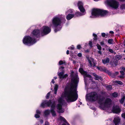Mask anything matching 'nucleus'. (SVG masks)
Masks as SVG:
<instances>
[{"mask_svg":"<svg viewBox=\"0 0 125 125\" xmlns=\"http://www.w3.org/2000/svg\"><path fill=\"white\" fill-rule=\"evenodd\" d=\"M73 73V72H72L71 74L72 83L70 85V87H66L65 88L64 92L62 94L61 97L58 99L57 111L59 113H62L64 111V109L62 108V105L64 101V98L68 102H74L78 98L76 87L78 82V78L76 74L74 75Z\"/></svg>","mask_w":125,"mask_h":125,"instance_id":"1","label":"nucleus"},{"mask_svg":"<svg viewBox=\"0 0 125 125\" xmlns=\"http://www.w3.org/2000/svg\"><path fill=\"white\" fill-rule=\"evenodd\" d=\"M65 21L64 16L62 15H58L54 17L52 19L50 26L53 28H56L59 26L62 23H64Z\"/></svg>","mask_w":125,"mask_h":125,"instance_id":"2","label":"nucleus"},{"mask_svg":"<svg viewBox=\"0 0 125 125\" xmlns=\"http://www.w3.org/2000/svg\"><path fill=\"white\" fill-rule=\"evenodd\" d=\"M98 101L100 107L104 110H106L107 108L112 105V101L109 98H106L104 100L103 98H101L98 100Z\"/></svg>","mask_w":125,"mask_h":125,"instance_id":"3","label":"nucleus"},{"mask_svg":"<svg viewBox=\"0 0 125 125\" xmlns=\"http://www.w3.org/2000/svg\"><path fill=\"white\" fill-rule=\"evenodd\" d=\"M46 105L48 106L51 105V111L48 110H45L44 112L45 115H48L51 112L52 116H55L56 114L54 110L55 106L54 103L52 104L50 100L47 102L46 101H45L43 102L41 104V106L44 107H45Z\"/></svg>","mask_w":125,"mask_h":125,"instance_id":"4","label":"nucleus"},{"mask_svg":"<svg viewBox=\"0 0 125 125\" xmlns=\"http://www.w3.org/2000/svg\"><path fill=\"white\" fill-rule=\"evenodd\" d=\"M108 14V11L105 10L96 9L93 10L92 12V15L91 17L94 18L99 16H105Z\"/></svg>","mask_w":125,"mask_h":125,"instance_id":"5","label":"nucleus"},{"mask_svg":"<svg viewBox=\"0 0 125 125\" xmlns=\"http://www.w3.org/2000/svg\"><path fill=\"white\" fill-rule=\"evenodd\" d=\"M36 42L34 38H32L30 36H25L23 40V43L24 44L29 46L33 45Z\"/></svg>","mask_w":125,"mask_h":125,"instance_id":"6","label":"nucleus"},{"mask_svg":"<svg viewBox=\"0 0 125 125\" xmlns=\"http://www.w3.org/2000/svg\"><path fill=\"white\" fill-rule=\"evenodd\" d=\"M86 100L90 101H95L98 99V97L96 93L92 92L88 94L86 96Z\"/></svg>","mask_w":125,"mask_h":125,"instance_id":"7","label":"nucleus"},{"mask_svg":"<svg viewBox=\"0 0 125 125\" xmlns=\"http://www.w3.org/2000/svg\"><path fill=\"white\" fill-rule=\"evenodd\" d=\"M106 3L108 6L115 9L117 8L119 5L115 0H107Z\"/></svg>","mask_w":125,"mask_h":125,"instance_id":"8","label":"nucleus"},{"mask_svg":"<svg viewBox=\"0 0 125 125\" xmlns=\"http://www.w3.org/2000/svg\"><path fill=\"white\" fill-rule=\"evenodd\" d=\"M50 28L47 26H44L42 28L41 31V33H43L45 34H47L51 31Z\"/></svg>","mask_w":125,"mask_h":125,"instance_id":"9","label":"nucleus"},{"mask_svg":"<svg viewBox=\"0 0 125 125\" xmlns=\"http://www.w3.org/2000/svg\"><path fill=\"white\" fill-rule=\"evenodd\" d=\"M79 72L81 73L84 75V82L85 84H86V77H88L89 78H91V76L89 75H88L86 72L83 71V69L81 68H80L79 69Z\"/></svg>","mask_w":125,"mask_h":125,"instance_id":"10","label":"nucleus"},{"mask_svg":"<svg viewBox=\"0 0 125 125\" xmlns=\"http://www.w3.org/2000/svg\"><path fill=\"white\" fill-rule=\"evenodd\" d=\"M40 32L41 31L39 30H34L32 32L31 35L34 37H37L39 36Z\"/></svg>","mask_w":125,"mask_h":125,"instance_id":"11","label":"nucleus"},{"mask_svg":"<svg viewBox=\"0 0 125 125\" xmlns=\"http://www.w3.org/2000/svg\"><path fill=\"white\" fill-rule=\"evenodd\" d=\"M83 2L81 1H79L77 3V5L80 11L83 12L85 11V9L83 6Z\"/></svg>","mask_w":125,"mask_h":125,"instance_id":"12","label":"nucleus"},{"mask_svg":"<svg viewBox=\"0 0 125 125\" xmlns=\"http://www.w3.org/2000/svg\"><path fill=\"white\" fill-rule=\"evenodd\" d=\"M89 62L90 66L92 67H94L95 66V60L92 58H90L88 59Z\"/></svg>","mask_w":125,"mask_h":125,"instance_id":"13","label":"nucleus"},{"mask_svg":"<svg viewBox=\"0 0 125 125\" xmlns=\"http://www.w3.org/2000/svg\"><path fill=\"white\" fill-rule=\"evenodd\" d=\"M112 111L114 113H119L120 111V109L119 107L118 106L113 107V108Z\"/></svg>","mask_w":125,"mask_h":125,"instance_id":"14","label":"nucleus"},{"mask_svg":"<svg viewBox=\"0 0 125 125\" xmlns=\"http://www.w3.org/2000/svg\"><path fill=\"white\" fill-rule=\"evenodd\" d=\"M120 119L118 117H116L114 118V122L115 125H118L120 121Z\"/></svg>","mask_w":125,"mask_h":125,"instance_id":"15","label":"nucleus"},{"mask_svg":"<svg viewBox=\"0 0 125 125\" xmlns=\"http://www.w3.org/2000/svg\"><path fill=\"white\" fill-rule=\"evenodd\" d=\"M64 73L63 72H62L58 73V75L59 77L60 78H64L66 77L67 76V75L65 74L63 75Z\"/></svg>","mask_w":125,"mask_h":125,"instance_id":"16","label":"nucleus"},{"mask_svg":"<svg viewBox=\"0 0 125 125\" xmlns=\"http://www.w3.org/2000/svg\"><path fill=\"white\" fill-rule=\"evenodd\" d=\"M59 118L60 120L63 121L64 122V123H63L62 125H69L67 122L66 120L63 117L60 116L59 117Z\"/></svg>","mask_w":125,"mask_h":125,"instance_id":"17","label":"nucleus"},{"mask_svg":"<svg viewBox=\"0 0 125 125\" xmlns=\"http://www.w3.org/2000/svg\"><path fill=\"white\" fill-rule=\"evenodd\" d=\"M74 14H68L66 17V18L67 20H70L74 16Z\"/></svg>","mask_w":125,"mask_h":125,"instance_id":"18","label":"nucleus"},{"mask_svg":"<svg viewBox=\"0 0 125 125\" xmlns=\"http://www.w3.org/2000/svg\"><path fill=\"white\" fill-rule=\"evenodd\" d=\"M109 59L108 58H106L105 59L102 60L103 63L104 64H106L109 63Z\"/></svg>","mask_w":125,"mask_h":125,"instance_id":"19","label":"nucleus"},{"mask_svg":"<svg viewBox=\"0 0 125 125\" xmlns=\"http://www.w3.org/2000/svg\"><path fill=\"white\" fill-rule=\"evenodd\" d=\"M81 12H82V13L79 12H78L76 13V14L77 15V16L83 15H84L86 13L85 11H84L83 12L82 11Z\"/></svg>","mask_w":125,"mask_h":125,"instance_id":"20","label":"nucleus"},{"mask_svg":"<svg viewBox=\"0 0 125 125\" xmlns=\"http://www.w3.org/2000/svg\"><path fill=\"white\" fill-rule=\"evenodd\" d=\"M73 12V10L71 9H69L67 10L66 12V14H71Z\"/></svg>","mask_w":125,"mask_h":125,"instance_id":"21","label":"nucleus"},{"mask_svg":"<svg viewBox=\"0 0 125 125\" xmlns=\"http://www.w3.org/2000/svg\"><path fill=\"white\" fill-rule=\"evenodd\" d=\"M58 88V86L57 84H56L55 85V86L54 87V94H56L57 93V89Z\"/></svg>","mask_w":125,"mask_h":125,"instance_id":"22","label":"nucleus"},{"mask_svg":"<svg viewBox=\"0 0 125 125\" xmlns=\"http://www.w3.org/2000/svg\"><path fill=\"white\" fill-rule=\"evenodd\" d=\"M125 99V96H123L120 100V102L121 104H123L124 102Z\"/></svg>","mask_w":125,"mask_h":125,"instance_id":"23","label":"nucleus"},{"mask_svg":"<svg viewBox=\"0 0 125 125\" xmlns=\"http://www.w3.org/2000/svg\"><path fill=\"white\" fill-rule=\"evenodd\" d=\"M108 42L110 44H113L114 43V42L112 39H109L108 40Z\"/></svg>","mask_w":125,"mask_h":125,"instance_id":"24","label":"nucleus"},{"mask_svg":"<svg viewBox=\"0 0 125 125\" xmlns=\"http://www.w3.org/2000/svg\"><path fill=\"white\" fill-rule=\"evenodd\" d=\"M107 89L108 90H110L112 89V87L111 85H107L106 86Z\"/></svg>","mask_w":125,"mask_h":125,"instance_id":"25","label":"nucleus"},{"mask_svg":"<svg viewBox=\"0 0 125 125\" xmlns=\"http://www.w3.org/2000/svg\"><path fill=\"white\" fill-rule=\"evenodd\" d=\"M97 48L99 50H102V47L101 46L98 44H97L96 45Z\"/></svg>","mask_w":125,"mask_h":125,"instance_id":"26","label":"nucleus"},{"mask_svg":"<svg viewBox=\"0 0 125 125\" xmlns=\"http://www.w3.org/2000/svg\"><path fill=\"white\" fill-rule=\"evenodd\" d=\"M112 95L113 97H115L117 96L118 94L117 93L115 92L112 94Z\"/></svg>","mask_w":125,"mask_h":125,"instance_id":"27","label":"nucleus"},{"mask_svg":"<svg viewBox=\"0 0 125 125\" xmlns=\"http://www.w3.org/2000/svg\"><path fill=\"white\" fill-rule=\"evenodd\" d=\"M94 79L96 80H99L101 79L102 78L101 77L97 75L96 77L94 78Z\"/></svg>","mask_w":125,"mask_h":125,"instance_id":"28","label":"nucleus"},{"mask_svg":"<svg viewBox=\"0 0 125 125\" xmlns=\"http://www.w3.org/2000/svg\"><path fill=\"white\" fill-rule=\"evenodd\" d=\"M120 73H121V74H122V75L120 76V78H122L123 77V75H124V71H120Z\"/></svg>","mask_w":125,"mask_h":125,"instance_id":"29","label":"nucleus"},{"mask_svg":"<svg viewBox=\"0 0 125 125\" xmlns=\"http://www.w3.org/2000/svg\"><path fill=\"white\" fill-rule=\"evenodd\" d=\"M93 36L94 37V40H96L97 39V36L96 34L94 33H93Z\"/></svg>","mask_w":125,"mask_h":125,"instance_id":"30","label":"nucleus"},{"mask_svg":"<svg viewBox=\"0 0 125 125\" xmlns=\"http://www.w3.org/2000/svg\"><path fill=\"white\" fill-rule=\"evenodd\" d=\"M115 82L116 83H117L120 85H122V83L120 81H116Z\"/></svg>","mask_w":125,"mask_h":125,"instance_id":"31","label":"nucleus"},{"mask_svg":"<svg viewBox=\"0 0 125 125\" xmlns=\"http://www.w3.org/2000/svg\"><path fill=\"white\" fill-rule=\"evenodd\" d=\"M65 63V62H63L62 61H60L59 62V64L60 65L62 64Z\"/></svg>","mask_w":125,"mask_h":125,"instance_id":"32","label":"nucleus"},{"mask_svg":"<svg viewBox=\"0 0 125 125\" xmlns=\"http://www.w3.org/2000/svg\"><path fill=\"white\" fill-rule=\"evenodd\" d=\"M120 8L122 9H125V4H123L121 6Z\"/></svg>","mask_w":125,"mask_h":125,"instance_id":"33","label":"nucleus"},{"mask_svg":"<svg viewBox=\"0 0 125 125\" xmlns=\"http://www.w3.org/2000/svg\"><path fill=\"white\" fill-rule=\"evenodd\" d=\"M61 28H62V27L61 26H60V27L59 28V29H55L54 30V31L55 32H57V31L60 30L61 29Z\"/></svg>","mask_w":125,"mask_h":125,"instance_id":"34","label":"nucleus"},{"mask_svg":"<svg viewBox=\"0 0 125 125\" xmlns=\"http://www.w3.org/2000/svg\"><path fill=\"white\" fill-rule=\"evenodd\" d=\"M89 44L91 47H93L92 43L91 41H89Z\"/></svg>","mask_w":125,"mask_h":125,"instance_id":"35","label":"nucleus"},{"mask_svg":"<svg viewBox=\"0 0 125 125\" xmlns=\"http://www.w3.org/2000/svg\"><path fill=\"white\" fill-rule=\"evenodd\" d=\"M50 92H49L47 94L46 96V98L47 99H48L49 98V97L50 94Z\"/></svg>","mask_w":125,"mask_h":125,"instance_id":"36","label":"nucleus"},{"mask_svg":"<svg viewBox=\"0 0 125 125\" xmlns=\"http://www.w3.org/2000/svg\"><path fill=\"white\" fill-rule=\"evenodd\" d=\"M35 117L36 118H39L40 117V115H39L38 114H36L35 115Z\"/></svg>","mask_w":125,"mask_h":125,"instance_id":"37","label":"nucleus"},{"mask_svg":"<svg viewBox=\"0 0 125 125\" xmlns=\"http://www.w3.org/2000/svg\"><path fill=\"white\" fill-rule=\"evenodd\" d=\"M54 83H55V82L54 81V79H52V80L51 82V85H52V84L53 83V84H54Z\"/></svg>","mask_w":125,"mask_h":125,"instance_id":"38","label":"nucleus"},{"mask_svg":"<svg viewBox=\"0 0 125 125\" xmlns=\"http://www.w3.org/2000/svg\"><path fill=\"white\" fill-rule=\"evenodd\" d=\"M74 48L73 46H71L70 47H69L68 48V49H71V50H73L74 49Z\"/></svg>","mask_w":125,"mask_h":125,"instance_id":"39","label":"nucleus"},{"mask_svg":"<svg viewBox=\"0 0 125 125\" xmlns=\"http://www.w3.org/2000/svg\"><path fill=\"white\" fill-rule=\"evenodd\" d=\"M100 44L101 45H104V43L103 41L101 42H100Z\"/></svg>","mask_w":125,"mask_h":125,"instance_id":"40","label":"nucleus"},{"mask_svg":"<svg viewBox=\"0 0 125 125\" xmlns=\"http://www.w3.org/2000/svg\"><path fill=\"white\" fill-rule=\"evenodd\" d=\"M101 51V50H99V51H98V53L100 55H101L102 54V52Z\"/></svg>","mask_w":125,"mask_h":125,"instance_id":"41","label":"nucleus"},{"mask_svg":"<svg viewBox=\"0 0 125 125\" xmlns=\"http://www.w3.org/2000/svg\"><path fill=\"white\" fill-rule=\"evenodd\" d=\"M123 71H125V68L124 67H122L120 68Z\"/></svg>","mask_w":125,"mask_h":125,"instance_id":"42","label":"nucleus"},{"mask_svg":"<svg viewBox=\"0 0 125 125\" xmlns=\"http://www.w3.org/2000/svg\"><path fill=\"white\" fill-rule=\"evenodd\" d=\"M102 35L103 37H104L105 36V34L104 33H102Z\"/></svg>","mask_w":125,"mask_h":125,"instance_id":"43","label":"nucleus"},{"mask_svg":"<svg viewBox=\"0 0 125 125\" xmlns=\"http://www.w3.org/2000/svg\"><path fill=\"white\" fill-rule=\"evenodd\" d=\"M81 48V46L80 45H78L77 46V48L78 49H80Z\"/></svg>","mask_w":125,"mask_h":125,"instance_id":"44","label":"nucleus"},{"mask_svg":"<svg viewBox=\"0 0 125 125\" xmlns=\"http://www.w3.org/2000/svg\"><path fill=\"white\" fill-rule=\"evenodd\" d=\"M122 117L125 119V113L123 114H122Z\"/></svg>","mask_w":125,"mask_h":125,"instance_id":"45","label":"nucleus"},{"mask_svg":"<svg viewBox=\"0 0 125 125\" xmlns=\"http://www.w3.org/2000/svg\"><path fill=\"white\" fill-rule=\"evenodd\" d=\"M36 113L37 114H40L41 113L38 110H37L36 111Z\"/></svg>","mask_w":125,"mask_h":125,"instance_id":"46","label":"nucleus"},{"mask_svg":"<svg viewBox=\"0 0 125 125\" xmlns=\"http://www.w3.org/2000/svg\"><path fill=\"white\" fill-rule=\"evenodd\" d=\"M109 51L111 53H113L114 52L113 50L112 49H109Z\"/></svg>","mask_w":125,"mask_h":125,"instance_id":"47","label":"nucleus"},{"mask_svg":"<svg viewBox=\"0 0 125 125\" xmlns=\"http://www.w3.org/2000/svg\"><path fill=\"white\" fill-rule=\"evenodd\" d=\"M82 54L81 53H79L78 54V56L79 57H81V56Z\"/></svg>","mask_w":125,"mask_h":125,"instance_id":"48","label":"nucleus"},{"mask_svg":"<svg viewBox=\"0 0 125 125\" xmlns=\"http://www.w3.org/2000/svg\"><path fill=\"white\" fill-rule=\"evenodd\" d=\"M97 68L100 71H102L101 67H97Z\"/></svg>","mask_w":125,"mask_h":125,"instance_id":"49","label":"nucleus"},{"mask_svg":"<svg viewBox=\"0 0 125 125\" xmlns=\"http://www.w3.org/2000/svg\"><path fill=\"white\" fill-rule=\"evenodd\" d=\"M93 74L95 76V77H96L97 76L95 73H93Z\"/></svg>","mask_w":125,"mask_h":125,"instance_id":"50","label":"nucleus"},{"mask_svg":"<svg viewBox=\"0 0 125 125\" xmlns=\"http://www.w3.org/2000/svg\"><path fill=\"white\" fill-rule=\"evenodd\" d=\"M93 74L95 76V77H96L97 76L95 73H93Z\"/></svg>","mask_w":125,"mask_h":125,"instance_id":"51","label":"nucleus"},{"mask_svg":"<svg viewBox=\"0 0 125 125\" xmlns=\"http://www.w3.org/2000/svg\"><path fill=\"white\" fill-rule=\"evenodd\" d=\"M69 50H68L66 52V53L67 54H69Z\"/></svg>","mask_w":125,"mask_h":125,"instance_id":"52","label":"nucleus"},{"mask_svg":"<svg viewBox=\"0 0 125 125\" xmlns=\"http://www.w3.org/2000/svg\"><path fill=\"white\" fill-rule=\"evenodd\" d=\"M110 33L112 34H113L114 33L113 31H110Z\"/></svg>","mask_w":125,"mask_h":125,"instance_id":"53","label":"nucleus"},{"mask_svg":"<svg viewBox=\"0 0 125 125\" xmlns=\"http://www.w3.org/2000/svg\"><path fill=\"white\" fill-rule=\"evenodd\" d=\"M118 72H116L115 73V75H117L118 74Z\"/></svg>","mask_w":125,"mask_h":125,"instance_id":"54","label":"nucleus"},{"mask_svg":"<svg viewBox=\"0 0 125 125\" xmlns=\"http://www.w3.org/2000/svg\"><path fill=\"white\" fill-rule=\"evenodd\" d=\"M61 68L62 69H63L64 68V67H63L62 66V67H61L60 68H59V69H60Z\"/></svg>","mask_w":125,"mask_h":125,"instance_id":"55","label":"nucleus"},{"mask_svg":"<svg viewBox=\"0 0 125 125\" xmlns=\"http://www.w3.org/2000/svg\"><path fill=\"white\" fill-rule=\"evenodd\" d=\"M73 62L74 64H75L76 63V62L74 61H73Z\"/></svg>","mask_w":125,"mask_h":125,"instance_id":"56","label":"nucleus"},{"mask_svg":"<svg viewBox=\"0 0 125 125\" xmlns=\"http://www.w3.org/2000/svg\"><path fill=\"white\" fill-rule=\"evenodd\" d=\"M119 59H120L121 58V56H118Z\"/></svg>","mask_w":125,"mask_h":125,"instance_id":"57","label":"nucleus"},{"mask_svg":"<svg viewBox=\"0 0 125 125\" xmlns=\"http://www.w3.org/2000/svg\"><path fill=\"white\" fill-rule=\"evenodd\" d=\"M108 74L109 75H110L111 74V73H110V72H109L108 73Z\"/></svg>","mask_w":125,"mask_h":125,"instance_id":"58","label":"nucleus"},{"mask_svg":"<svg viewBox=\"0 0 125 125\" xmlns=\"http://www.w3.org/2000/svg\"><path fill=\"white\" fill-rule=\"evenodd\" d=\"M54 79H57V77H54Z\"/></svg>","mask_w":125,"mask_h":125,"instance_id":"59","label":"nucleus"},{"mask_svg":"<svg viewBox=\"0 0 125 125\" xmlns=\"http://www.w3.org/2000/svg\"><path fill=\"white\" fill-rule=\"evenodd\" d=\"M40 122H41L42 123L43 122V121H42V120H41V121H40Z\"/></svg>","mask_w":125,"mask_h":125,"instance_id":"60","label":"nucleus"},{"mask_svg":"<svg viewBox=\"0 0 125 125\" xmlns=\"http://www.w3.org/2000/svg\"><path fill=\"white\" fill-rule=\"evenodd\" d=\"M86 52H88V50H87H87H86Z\"/></svg>","mask_w":125,"mask_h":125,"instance_id":"61","label":"nucleus"},{"mask_svg":"<svg viewBox=\"0 0 125 125\" xmlns=\"http://www.w3.org/2000/svg\"><path fill=\"white\" fill-rule=\"evenodd\" d=\"M104 48H103V50H104Z\"/></svg>","mask_w":125,"mask_h":125,"instance_id":"62","label":"nucleus"},{"mask_svg":"<svg viewBox=\"0 0 125 125\" xmlns=\"http://www.w3.org/2000/svg\"><path fill=\"white\" fill-rule=\"evenodd\" d=\"M124 60H125V58H124Z\"/></svg>","mask_w":125,"mask_h":125,"instance_id":"63","label":"nucleus"},{"mask_svg":"<svg viewBox=\"0 0 125 125\" xmlns=\"http://www.w3.org/2000/svg\"><path fill=\"white\" fill-rule=\"evenodd\" d=\"M82 104V103H80V104Z\"/></svg>","mask_w":125,"mask_h":125,"instance_id":"64","label":"nucleus"}]
</instances>
